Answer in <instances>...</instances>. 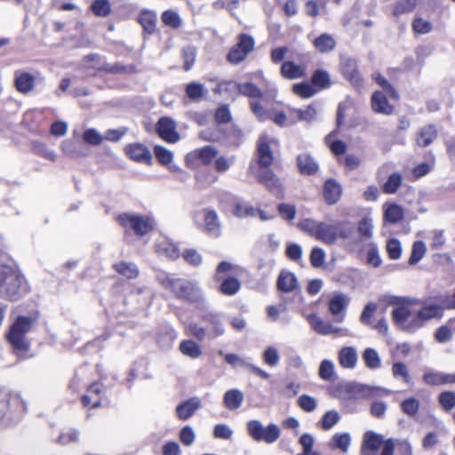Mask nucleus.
Returning <instances> with one entry per match:
<instances>
[{"mask_svg":"<svg viewBox=\"0 0 455 455\" xmlns=\"http://www.w3.org/2000/svg\"><path fill=\"white\" fill-rule=\"evenodd\" d=\"M257 180L275 196H283L284 190L280 179L268 168L259 170Z\"/></svg>","mask_w":455,"mask_h":455,"instance_id":"nucleus-11","label":"nucleus"},{"mask_svg":"<svg viewBox=\"0 0 455 455\" xmlns=\"http://www.w3.org/2000/svg\"><path fill=\"white\" fill-rule=\"evenodd\" d=\"M350 302V298L342 292L334 294L329 300L328 310L329 312L336 316L338 323L343 322L345 318V310Z\"/></svg>","mask_w":455,"mask_h":455,"instance_id":"nucleus-13","label":"nucleus"},{"mask_svg":"<svg viewBox=\"0 0 455 455\" xmlns=\"http://www.w3.org/2000/svg\"><path fill=\"white\" fill-rule=\"evenodd\" d=\"M297 166L303 175H314L318 171V164L310 155L303 153L297 156Z\"/></svg>","mask_w":455,"mask_h":455,"instance_id":"nucleus-24","label":"nucleus"},{"mask_svg":"<svg viewBox=\"0 0 455 455\" xmlns=\"http://www.w3.org/2000/svg\"><path fill=\"white\" fill-rule=\"evenodd\" d=\"M232 435L233 430L227 424H216L213 427V436L217 439L229 440Z\"/></svg>","mask_w":455,"mask_h":455,"instance_id":"nucleus-63","label":"nucleus"},{"mask_svg":"<svg viewBox=\"0 0 455 455\" xmlns=\"http://www.w3.org/2000/svg\"><path fill=\"white\" fill-rule=\"evenodd\" d=\"M176 130L174 121L169 117H161L156 124L158 135L167 142H177L180 136Z\"/></svg>","mask_w":455,"mask_h":455,"instance_id":"nucleus-14","label":"nucleus"},{"mask_svg":"<svg viewBox=\"0 0 455 455\" xmlns=\"http://www.w3.org/2000/svg\"><path fill=\"white\" fill-rule=\"evenodd\" d=\"M372 77L378 83V84L390 95L391 98L395 100L398 99L397 92L384 76H382L380 74H374Z\"/></svg>","mask_w":455,"mask_h":455,"instance_id":"nucleus-62","label":"nucleus"},{"mask_svg":"<svg viewBox=\"0 0 455 455\" xmlns=\"http://www.w3.org/2000/svg\"><path fill=\"white\" fill-rule=\"evenodd\" d=\"M363 359L369 369H379L381 365L380 357L374 348H366L363 353Z\"/></svg>","mask_w":455,"mask_h":455,"instance_id":"nucleus-39","label":"nucleus"},{"mask_svg":"<svg viewBox=\"0 0 455 455\" xmlns=\"http://www.w3.org/2000/svg\"><path fill=\"white\" fill-rule=\"evenodd\" d=\"M313 44L318 52L326 53L336 47V40L332 36L323 33L314 40Z\"/></svg>","mask_w":455,"mask_h":455,"instance_id":"nucleus-31","label":"nucleus"},{"mask_svg":"<svg viewBox=\"0 0 455 455\" xmlns=\"http://www.w3.org/2000/svg\"><path fill=\"white\" fill-rule=\"evenodd\" d=\"M258 164L260 169L268 168L273 163V153L267 137H260L257 148Z\"/></svg>","mask_w":455,"mask_h":455,"instance_id":"nucleus-19","label":"nucleus"},{"mask_svg":"<svg viewBox=\"0 0 455 455\" xmlns=\"http://www.w3.org/2000/svg\"><path fill=\"white\" fill-rule=\"evenodd\" d=\"M157 251L170 259H177L180 256V251L174 243L169 242H162L157 244Z\"/></svg>","mask_w":455,"mask_h":455,"instance_id":"nucleus-52","label":"nucleus"},{"mask_svg":"<svg viewBox=\"0 0 455 455\" xmlns=\"http://www.w3.org/2000/svg\"><path fill=\"white\" fill-rule=\"evenodd\" d=\"M203 320L212 326V338H217L225 333V327L219 314L208 313L203 316Z\"/></svg>","mask_w":455,"mask_h":455,"instance_id":"nucleus-29","label":"nucleus"},{"mask_svg":"<svg viewBox=\"0 0 455 455\" xmlns=\"http://www.w3.org/2000/svg\"><path fill=\"white\" fill-rule=\"evenodd\" d=\"M281 74L288 79H296L305 76V68L292 61H285L281 67Z\"/></svg>","mask_w":455,"mask_h":455,"instance_id":"nucleus-32","label":"nucleus"},{"mask_svg":"<svg viewBox=\"0 0 455 455\" xmlns=\"http://www.w3.org/2000/svg\"><path fill=\"white\" fill-rule=\"evenodd\" d=\"M383 436L373 431H367L363 435L361 447V455H378V451L383 443Z\"/></svg>","mask_w":455,"mask_h":455,"instance_id":"nucleus-15","label":"nucleus"},{"mask_svg":"<svg viewBox=\"0 0 455 455\" xmlns=\"http://www.w3.org/2000/svg\"><path fill=\"white\" fill-rule=\"evenodd\" d=\"M350 442L351 439L349 434H335L331 438V443L330 445L333 449H339L342 452L346 453L348 451Z\"/></svg>","mask_w":455,"mask_h":455,"instance_id":"nucleus-42","label":"nucleus"},{"mask_svg":"<svg viewBox=\"0 0 455 455\" xmlns=\"http://www.w3.org/2000/svg\"><path fill=\"white\" fill-rule=\"evenodd\" d=\"M224 358H225V361L228 364L232 365L233 367L243 366V367L249 368L250 370L252 371V372H254L256 375H258L259 377H260L264 379H267L270 377V375L267 371L259 368L258 366H255L250 363H247L246 361H244L243 358H241L239 355H237L235 354H226L224 355Z\"/></svg>","mask_w":455,"mask_h":455,"instance_id":"nucleus-20","label":"nucleus"},{"mask_svg":"<svg viewBox=\"0 0 455 455\" xmlns=\"http://www.w3.org/2000/svg\"><path fill=\"white\" fill-rule=\"evenodd\" d=\"M307 320L310 324L311 328L320 335H332L335 334L339 337L348 335L347 329L337 327L332 325L329 322L323 321L316 314H310L307 316Z\"/></svg>","mask_w":455,"mask_h":455,"instance_id":"nucleus-10","label":"nucleus"},{"mask_svg":"<svg viewBox=\"0 0 455 455\" xmlns=\"http://www.w3.org/2000/svg\"><path fill=\"white\" fill-rule=\"evenodd\" d=\"M263 427V424L259 419H251L246 423L247 433L255 442H262V438H264L261 436Z\"/></svg>","mask_w":455,"mask_h":455,"instance_id":"nucleus-45","label":"nucleus"},{"mask_svg":"<svg viewBox=\"0 0 455 455\" xmlns=\"http://www.w3.org/2000/svg\"><path fill=\"white\" fill-rule=\"evenodd\" d=\"M28 291L24 275L14 267L0 264V297L16 301Z\"/></svg>","mask_w":455,"mask_h":455,"instance_id":"nucleus-3","label":"nucleus"},{"mask_svg":"<svg viewBox=\"0 0 455 455\" xmlns=\"http://www.w3.org/2000/svg\"><path fill=\"white\" fill-rule=\"evenodd\" d=\"M35 84L36 76L34 75L20 69L14 72V86L19 92L29 93L34 90Z\"/></svg>","mask_w":455,"mask_h":455,"instance_id":"nucleus-16","label":"nucleus"},{"mask_svg":"<svg viewBox=\"0 0 455 455\" xmlns=\"http://www.w3.org/2000/svg\"><path fill=\"white\" fill-rule=\"evenodd\" d=\"M341 186L334 180H328L323 186V197L328 204H336L340 198Z\"/></svg>","mask_w":455,"mask_h":455,"instance_id":"nucleus-25","label":"nucleus"},{"mask_svg":"<svg viewBox=\"0 0 455 455\" xmlns=\"http://www.w3.org/2000/svg\"><path fill=\"white\" fill-rule=\"evenodd\" d=\"M358 360L356 349L353 347H342L339 353V361L342 367L353 369L355 367Z\"/></svg>","mask_w":455,"mask_h":455,"instance_id":"nucleus-27","label":"nucleus"},{"mask_svg":"<svg viewBox=\"0 0 455 455\" xmlns=\"http://www.w3.org/2000/svg\"><path fill=\"white\" fill-rule=\"evenodd\" d=\"M257 210L250 204L236 203L233 209V214L237 218L253 217Z\"/></svg>","mask_w":455,"mask_h":455,"instance_id":"nucleus-46","label":"nucleus"},{"mask_svg":"<svg viewBox=\"0 0 455 455\" xmlns=\"http://www.w3.org/2000/svg\"><path fill=\"white\" fill-rule=\"evenodd\" d=\"M193 155L201 160L203 164H208L216 156L217 151L214 148L206 146L200 149L195 150Z\"/></svg>","mask_w":455,"mask_h":455,"instance_id":"nucleus-49","label":"nucleus"},{"mask_svg":"<svg viewBox=\"0 0 455 455\" xmlns=\"http://www.w3.org/2000/svg\"><path fill=\"white\" fill-rule=\"evenodd\" d=\"M312 84L315 86H318L320 88H326L330 85V76L329 74L322 69H318L315 71L312 76Z\"/></svg>","mask_w":455,"mask_h":455,"instance_id":"nucleus-59","label":"nucleus"},{"mask_svg":"<svg viewBox=\"0 0 455 455\" xmlns=\"http://www.w3.org/2000/svg\"><path fill=\"white\" fill-rule=\"evenodd\" d=\"M115 269L127 278H135L139 275V269L134 263L122 261L114 265Z\"/></svg>","mask_w":455,"mask_h":455,"instance_id":"nucleus-40","label":"nucleus"},{"mask_svg":"<svg viewBox=\"0 0 455 455\" xmlns=\"http://www.w3.org/2000/svg\"><path fill=\"white\" fill-rule=\"evenodd\" d=\"M418 0H400L398 1L393 10L395 16H400L403 13L411 12L417 6Z\"/></svg>","mask_w":455,"mask_h":455,"instance_id":"nucleus-48","label":"nucleus"},{"mask_svg":"<svg viewBox=\"0 0 455 455\" xmlns=\"http://www.w3.org/2000/svg\"><path fill=\"white\" fill-rule=\"evenodd\" d=\"M371 108L374 112L389 116L394 111V107L389 104L387 96L382 92H375L371 96Z\"/></svg>","mask_w":455,"mask_h":455,"instance_id":"nucleus-22","label":"nucleus"},{"mask_svg":"<svg viewBox=\"0 0 455 455\" xmlns=\"http://www.w3.org/2000/svg\"><path fill=\"white\" fill-rule=\"evenodd\" d=\"M355 234V227L348 220H339L334 224L321 222L317 240L322 243L332 245L338 240H350Z\"/></svg>","mask_w":455,"mask_h":455,"instance_id":"nucleus-5","label":"nucleus"},{"mask_svg":"<svg viewBox=\"0 0 455 455\" xmlns=\"http://www.w3.org/2000/svg\"><path fill=\"white\" fill-rule=\"evenodd\" d=\"M241 289L240 281L234 276L225 277L220 280L219 291L225 296H234Z\"/></svg>","mask_w":455,"mask_h":455,"instance_id":"nucleus-30","label":"nucleus"},{"mask_svg":"<svg viewBox=\"0 0 455 455\" xmlns=\"http://www.w3.org/2000/svg\"><path fill=\"white\" fill-rule=\"evenodd\" d=\"M254 44V39L251 36L241 35L238 43L232 47L228 54V61L233 64L240 63L253 50Z\"/></svg>","mask_w":455,"mask_h":455,"instance_id":"nucleus-9","label":"nucleus"},{"mask_svg":"<svg viewBox=\"0 0 455 455\" xmlns=\"http://www.w3.org/2000/svg\"><path fill=\"white\" fill-rule=\"evenodd\" d=\"M158 283L168 290L177 299L191 304L200 303L204 300V293L197 282L178 277L174 274L159 271L156 274Z\"/></svg>","mask_w":455,"mask_h":455,"instance_id":"nucleus-2","label":"nucleus"},{"mask_svg":"<svg viewBox=\"0 0 455 455\" xmlns=\"http://www.w3.org/2000/svg\"><path fill=\"white\" fill-rule=\"evenodd\" d=\"M351 382L338 383L331 388V395L342 402L349 401Z\"/></svg>","mask_w":455,"mask_h":455,"instance_id":"nucleus-44","label":"nucleus"},{"mask_svg":"<svg viewBox=\"0 0 455 455\" xmlns=\"http://www.w3.org/2000/svg\"><path fill=\"white\" fill-rule=\"evenodd\" d=\"M162 20L166 26L172 28H178L181 26V19L180 15L172 10L164 12L162 14Z\"/></svg>","mask_w":455,"mask_h":455,"instance_id":"nucleus-56","label":"nucleus"},{"mask_svg":"<svg viewBox=\"0 0 455 455\" xmlns=\"http://www.w3.org/2000/svg\"><path fill=\"white\" fill-rule=\"evenodd\" d=\"M91 9L96 16L107 17L111 12L108 0H94Z\"/></svg>","mask_w":455,"mask_h":455,"instance_id":"nucleus-54","label":"nucleus"},{"mask_svg":"<svg viewBox=\"0 0 455 455\" xmlns=\"http://www.w3.org/2000/svg\"><path fill=\"white\" fill-rule=\"evenodd\" d=\"M437 137V130L434 124L422 127L418 133L416 142L419 147L426 148Z\"/></svg>","mask_w":455,"mask_h":455,"instance_id":"nucleus-28","label":"nucleus"},{"mask_svg":"<svg viewBox=\"0 0 455 455\" xmlns=\"http://www.w3.org/2000/svg\"><path fill=\"white\" fill-rule=\"evenodd\" d=\"M263 360L268 366L275 367L278 364L280 355L275 347H267L263 352Z\"/></svg>","mask_w":455,"mask_h":455,"instance_id":"nucleus-60","label":"nucleus"},{"mask_svg":"<svg viewBox=\"0 0 455 455\" xmlns=\"http://www.w3.org/2000/svg\"><path fill=\"white\" fill-rule=\"evenodd\" d=\"M402 411L410 417L415 416L419 409V402L414 397L405 399L401 403Z\"/></svg>","mask_w":455,"mask_h":455,"instance_id":"nucleus-58","label":"nucleus"},{"mask_svg":"<svg viewBox=\"0 0 455 455\" xmlns=\"http://www.w3.org/2000/svg\"><path fill=\"white\" fill-rule=\"evenodd\" d=\"M126 154L134 161L149 163L152 156L148 148L140 143L130 144L125 148Z\"/></svg>","mask_w":455,"mask_h":455,"instance_id":"nucleus-21","label":"nucleus"},{"mask_svg":"<svg viewBox=\"0 0 455 455\" xmlns=\"http://www.w3.org/2000/svg\"><path fill=\"white\" fill-rule=\"evenodd\" d=\"M293 92L302 98H310L316 93V90L313 85L307 83L295 84L292 86Z\"/></svg>","mask_w":455,"mask_h":455,"instance_id":"nucleus-57","label":"nucleus"},{"mask_svg":"<svg viewBox=\"0 0 455 455\" xmlns=\"http://www.w3.org/2000/svg\"><path fill=\"white\" fill-rule=\"evenodd\" d=\"M182 256L186 262L191 266L197 267L202 264V255L195 249H187L183 251Z\"/></svg>","mask_w":455,"mask_h":455,"instance_id":"nucleus-64","label":"nucleus"},{"mask_svg":"<svg viewBox=\"0 0 455 455\" xmlns=\"http://www.w3.org/2000/svg\"><path fill=\"white\" fill-rule=\"evenodd\" d=\"M180 351L192 359L199 358L203 355L201 347L192 339H186L180 344Z\"/></svg>","mask_w":455,"mask_h":455,"instance_id":"nucleus-33","label":"nucleus"},{"mask_svg":"<svg viewBox=\"0 0 455 455\" xmlns=\"http://www.w3.org/2000/svg\"><path fill=\"white\" fill-rule=\"evenodd\" d=\"M403 182V177L398 172L390 174L387 181L382 186V190L386 194H395L397 192Z\"/></svg>","mask_w":455,"mask_h":455,"instance_id":"nucleus-38","label":"nucleus"},{"mask_svg":"<svg viewBox=\"0 0 455 455\" xmlns=\"http://www.w3.org/2000/svg\"><path fill=\"white\" fill-rule=\"evenodd\" d=\"M426 251V244L422 241H416L412 245L408 263L410 265L417 264L425 256Z\"/></svg>","mask_w":455,"mask_h":455,"instance_id":"nucleus-47","label":"nucleus"},{"mask_svg":"<svg viewBox=\"0 0 455 455\" xmlns=\"http://www.w3.org/2000/svg\"><path fill=\"white\" fill-rule=\"evenodd\" d=\"M320 221H316L313 219H304L299 222L298 227L304 232L307 233L311 236H314L317 240L318 232L320 229Z\"/></svg>","mask_w":455,"mask_h":455,"instance_id":"nucleus-43","label":"nucleus"},{"mask_svg":"<svg viewBox=\"0 0 455 455\" xmlns=\"http://www.w3.org/2000/svg\"><path fill=\"white\" fill-rule=\"evenodd\" d=\"M277 289L283 292H291L298 287V280L292 272L282 270L276 281Z\"/></svg>","mask_w":455,"mask_h":455,"instance_id":"nucleus-23","label":"nucleus"},{"mask_svg":"<svg viewBox=\"0 0 455 455\" xmlns=\"http://www.w3.org/2000/svg\"><path fill=\"white\" fill-rule=\"evenodd\" d=\"M204 212V230L212 237H219L221 234V223L216 211L205 209Z\"/></svg>","mask_w":455,"mask_h":455,"instance_id":"nucleus-18","label":"nucleus"},{"mask_svg":"<svg viewBox=\"0 0 455 455\" xmlns=\"http://www.w3.org/2000/svg\"><path fill=\"white\" fill-rule=\"evenodd\" d=\"M385 220L392 224L397 223L401 221L403 218L404 212L403 209L396 204H390L387 205H385Z\"/></svg>","mask_w":455,"mask_h":455,"instance_id":"nucleus-36","label":"nucleus"},{"mask_svg":"<svg viewBox=\"0 0 455 455\" xmlns=\"http://www.w3.org/2000/svg\"><path fill=\"white\" fill-rule=\"evenodd\" d=\"M340 67L343 75L349 80L353 86L361 89L363 83L359 75L355 60L351 57L341 56Z\"/></svg>","mask_w":455,"mask_h":455,"instance_id":"nucleus-12","label":"nucleus"},{"mask_svg":"<svg viewBox=\"0 0 455 455\" xmlns=\"http://www.w3.org/2000/svg\"><path fill=\"white\" fill-rule=\"evenodd\" d=\"M392 374L395 379H402L407 384L411 382L407 366L403 363H395L392 366Z\"/></svg>","mask_w":455,"mask_h":455,"instance_id":"nucleus-55","label":"nucleus"},{"mask_svg":"<svg viewBox=\"0 0 455 455\" xmlns=\"http://www.w3.org/2000/svg\"><path fill=\"white\" fill-rule=\"evenodd\" d=\"M237 91L240 94L251 99H260L263 97L262 91L251 82L238 84Z\"/></svg>","mask_w":455,"mask_h":455,"instance_id":"nucleus-35","label":"nucleus"},{"mask_svg":"<svg viewBox=\"0 0 455 455\" xmlns=\"http://www.w3.org/2000/svg\"><path fill=\"white\" fill-rule=\"evenodd\" d=\"M154 153L159 163L164 165H168L172 161V152L163 146H156L154 148Z\"/></svg>","mask_w":455,"mask_h":455,"instance_id":"nucleus-61","label":"nucleus"},{"mask_svg":"<svg viewBox=\"0 0 455 455\" xmlns=\"http://www.w3.org/2000/svg\"><path fill=\"white\" fill-rule=\"evenodd\" d=\"M393 303L397 305L391 312L393 322L399 329L409 333L422 328L427 321L442 318L446 309L442 303L408 297L395 298Z\"/></svg>","mask_w":455,"mask_h":455,"instance_id":"nucleus-1","label":"nucleus"},{"mask_svg":"<svg viewBox=\"0 0 455 455\" xmlns=\"http://www.w3.org/2000/svg\"><path fill=\"white\" fill-rule=\"evenodd\" d=\"M206 93L207 90L200 83L192 82L186 86V94L193 101L201 100Z\"/></svg>","mask_w":455,"mask_h":455,"instance_id":"nucleus-37","label":"nucleus"},{"mask_svg":"<svg viewBox=\"0 0 455 455\" xmlns=\"http://www.w3.org/2000/svg\"><path fill=\"white\" fill-rule=\"evenodd\" d=\"M176 339V333L173 330H166L160 333L157 337V344L162 349H169L172 347L174 339Z\"/></svg>","mask_w":455,"mask_h":455,"instance_id":"nucleus-53","label":"nucleus"},{"mask_svg":"<svg viewBox=\"0 0 455 455\" xmlns=\"http://www.w3.org/2000/svg\"><path fill=\"white\" fill-rule=\"evenodd\" d=\"M422 379L429 386H442L444 385V372L437 371H427L423 374Z\"/></svg>","mask_w":455,"mask_h":455,"instance_id":"nucleus-50","label":"nucleus"},{"mask_svg":"<svg viewBox=\"0 0 455 455\" xmlns=\"http://www.w3.org/2000/svg\"><path fill=\"white\" fill-rule=\"evenodd\" d=\"M139 22L145 32L153 34L156 27V14L151 11H143L139 16Z\"/></svg>","mask_w":455,"mask_h":455,"instance_id":"nucleus-34","label":"nucleus"},{"mask_svg":"<svg viewBox=\"0 0 455 455\" xmlns=\"http://www.w3.org/2000/svg\"><path fill=\"white\" fill-rule=\"evenodd\" d=\"M26 410V403L19 394H6L0 389V419L15 422L20 419Z\"/></svg>","mask_w":455,"mask_h":455,"instance_id":"nucleus-6","label":"nucleus"},{"mask_svg":"<svg viewBox=\"0 0 455 455\" xmlns=\"http://www.w3.org/2000/svg\"><path fill=\"white\" fill-rule=\"evenodd\" d=\"M116 220L125 233L132 230L137 235H145L154 228V220L149 216L122 213Z\"/></svg>","mask_w":455,"mask_h":455,"instance_id":"nucleus-7","label":"nucleus"},{"mask_svg":"<svg viewBox=\"0 0 455 455\" xmlns=\"http://www.w3.org/2000/svg\"><path fill=\"white\" fill-rule=\"evenodd\" d=\"M202 407V402L199 397L189 398L176 407V415L181 420L190 419L197 410Z\"/></svg>","mask_w":455,"mask_h":455,"instance_id":"nucleus-17","label":"nucleus"},{"mask_svg":"<svg viewBox=\"0 0 455 455\" xmlns=\"http://www.w3.org/2000/svg\"><path fill=\"white\" fill-rule=\"evenodd\" d=\"M39 314L33 310L27 315H20L11 326L8 339L16 354H21L28 349V343L26 340V334L36 324Z\"/></svg>","mask_w":455,"mask_h":455,"instance_id":"nucleus-4","label":"nucleus"},{"mask_svg":"<svg viewBox=\"0 0 455 455\" xmlns=\"http://www.w3.org/2000/svg\"><path fill=\"white\" fill-rule=\"evenodd\" d=\"M280 435V427L276 424L271 423L263 427L261 436L265 438H262V442H265L267 444L274 443L279 439Z\"/></svg>","mask_w":455,"mask_h":455,"instance_id":"nucleus-41","label":"nucleus"},{"mask_svg":"<svg viewBox=\"0 0 455 455\" xmlns=\"http://www.w3.org/2000/svg\"><path fill=\"white\" fill-rule=\"evenodd\" d=\"M438 402L444 411H451L455 408V392L443 391L438 395Z\"/></svg>","mask_w":455,"mask_h":455,"instance_id":"nucleus-51","label":"nucleus"},{"mask_svg":"<svg viewBox=\"0 0 455 455\" xmlns=\"http://www.w3.org/2000/svg\"><path fill=\"white\" fill-rule=\"evenodd\" d=\"M244 395L239 389L233 388L224 394L223 404L230 411L237 410L243 404Z\"/></svg>","mask_w":455,"mask_h":455,"instance_id":"nucleus-26","label":"nucleus"},{"mask_svg":"<svg viewBox=\"0 0 455 455\" xmlns=\"http://www.w3.org/2000/svg\"><path fill=\"white\" fill-rule=\"evenodd\" d=\"M390 393L391 390L384 387L351 382L349 401L371 399L376 396H379L382 394L387 395Z\"/></svg>","mask_w":455,"mask_h":455,"instance_id":"nucleus-8","label":"nucleus"}]
</instances>
